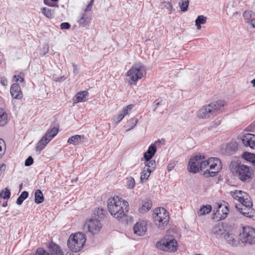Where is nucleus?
<instances>
[{
    "mask_svg": "<svg viewBox=\"0 0 255 255\" xmlns=\"http://www.w3.org/2000/svg\"><path fill=\"white\" fill-rule=\"evenodd\" d=\"M33 163V159L32 156H29L25 161L24 165L26 166H29Z\"/></svg>",
    "mask_w": 255,
    "mask_h": 255,
    "instance_id": "3c124183",
    "label": "nucleus"
},
{
    "mask_svg": "<svg viewBox=\"0 0 255 255\" xmlns=\"http://www.w3.org/2000/svg\"><path fill=\"white\" fill-rule=\"evenodd\" d=\"M106 215H107V212L106 209L97 208L94 211L93 218L97 220H103L106 217Z\"/></svg>",
    "mask_w": 255,
    "mask_h": 255,
    "instance_id": "4be33fe9",
    "label": "nucleus"
},
{
    "mask_svg": "<svg viewBox=\"0 0 255 255\" xmlns=\"http://www.w3.org/2000/svg\"><path fill=\"white\" fill-rule=\"evenodd\" d=\"M218 208L215 210H214V214L213 218L214 219H216L218 221L224 220L226 217L227 215L228 214V209L227 206L225 207L226 210H224L222 209V212L223 214L221 215L220 213V209L222 207V204H218Z\"/></svg>",
    "mask_w": 255,
    "mask_h": 255,
    "instance_id": "dca6fc26",
    "label": "nucleus"
},
{
    "mask_svg": "<svg viewBox=\"0 0 255 255\" xmlns=\"http://www.w3.org/2000/svg\"><path fill=\"white\" fill-rule=\"evenodd\" d=\"M144 66L141 63H136L132 65L131 68L126 73L130 80L136 83V82L143 77Z\"/></svg>",
    "mask_w": 255,
    "mask_h": 255,
    "instance_id": "39448f33",
    "label": "nucleus"
},
{
    "mask_svg": "<svg viewBox=\"0 0 255 255\" xmlns=\"http://www.w3.org/2000/svg\"><path fill=\"white\" fill-rule=\"evenodd\" d=\"M236 207L238 209V210L240 211L241 213H242L243 215H244L245 216H246V217H248L249 214V213H246V212H244L243 211V209H240L238 207L237 205H236Z\"/></svg>",
    "mask_w": 255,
    "mask_h": 255,
    "instance_id": "13d9d810",
    "label": "nucleus"
},
{
    "mask_svg": "<svg viewBox=\"0 0 255 255\" xmlns=\"http://www.w3.org/2000/svg\"><path fill=\"white\" fill-rule=\"evenodd\" d=\"M146 230V224L145 221L137 222L133 227L134 234L139 236H143Z\"/></svg>",
    "mask_w": 255,
    "mask_h": 255,
    "instance_id": "2eb2a0df",
    "label": "nucleus"
},
{
    "mask_svg": "<svg viewBox=\"0 0 255 255\" xmlns=\"http://www.w3.org/2000/svg\"><path fill=\"white\" fill-rule=\"evenodd\" d=\"M58 0H44V2L45 4L52 7H58L55 2L57 1Z\"/></svg>",
    "mask_w": 255,
    "mask_h": 255,
    "instance_id": "09e8293b",
    "label": "nucleus"
},
{
    "mask_svg": "<svg viewBox=\"0 0 255 255\" xmlns=\"http://www.w3.org/2000/svg\"><path fill=\"white\" fill-rule=\"evenodd\" d=\"M125 115L123 113L119 114L118 117L116 118V120H115V121L117 123L120 122L125 117Z\"/></svg>",
    "mask_w": 255,
    "mask_h": 255,
    "instance_id": "5fc2aeb1",
    "label": "nucleus"
},
{
    "mask_svg": "<svg viewBox=\"0 0 255 255\" xmlns=\"http://www.w3.org/2000/svg\"><path fill=\"white\" fill-rule=\"evenodd\" d=\"M71 25L68 22H63L60 25L61 29H68L70 28Z\"/></svg>",
    "mask_w": 255,
    "mask_h": 255,
    "instance_id": "864d4df0",
    "label": "nucleus"
},
{
    "mask_svg": "<svg viewBox=\"0 0 255 255\" xmlns=\"http://www.w3.org/2000/svg\"><path fill=\"white\" fill-rule=\"evenodd\" d=\"M251 83L253 84L254 87H255V78L252 80Z\"/></svg>",
    "mask_w": 255,
    "mask_h": 255,
    "instance_id": "69168bd1",
    "label": "nucleus"
},
{
    "mask_svg": "<svg viewBox=\"0 0 255 255\" xmlns=\"http://www.w3.org/2000/svg\"><path fill=\"white\" fill-rule=\"evenodd\" d=\"M132 107V105H129L126 107L123 110V113L124 115H125V116L128 115L129 112H130Z\"/></svg>",
    "mask_w": 255,
    "mask_h": 255,
    "instance_id": "8fccbe9b",
    "label": "nucleus"
},
{
    "mask_svg": "<svg viewBox=\"0 0 255 255\" xmlns=\"http://www.w3.org/2000/svg\"><path fill=\"white\" fill-rule=\"evenodd\" d=\"M28 192L26 191H23L20 196L17 198L16 200V204L20 205L23 203V201L26 199L28 196Z\"/></svg>",
    "mask_w": 255,
    "mask_h": 255,
    "instance_id": "c9c22d12",
    "label": "nucleus"
},
{
    "mask_svg": "<svg viewBox=\"0 0 255 255\" xmlns=\"http://www.w3.org/2000/svg\"><path fill=\"white\" fill-rule=\"evenodd\" d=\"M212 210V207L210 205H203L197 211V214L199 216H203L209 214Z\"/></svg>",
    "mask_w": 255,
    "mask_h": 255,
    "instance_id": "c756f323",
    "label": "nucleus"
},
{
    "mask_svg": "<svg viewBox=\"0 0 255 255\" xmlns=\"http://www.w3.org/2000/svg\"><path fill=\"white\" fill-rule=\"evenodd\" d=\"M4 166H5V164L3 163L1 164L0 165V176L1 175V174L2 173V171H1L2 168V167H3Z\"/></svg>",
    "mask_w": 255,
    "mask_h": 255,
    "instance_id": "e2e57ef3",
    "label": "nucleus"
},
{
    "mask_svg": "<svg viewBox=\"0 0 255 255\" xmlns=\"http://www.w3.org/2000/svg\"><path fill=\"white\" fill-rule=\"evenodd\" d=\"M242 140L245 146L255 149V134L246 133L243 135Z\"/></svg>",
    "mask_w": 255,
    "mask_h": 255,
    "instance_id": "ddd939ff",
    "label": "nucleus"
},
{
    "mask_svg": "<svg viewBox=\"0 0 255 255\" xmlns=\"http://www.w3.org/2000/svg\"><path fill=\"white\" fill-rule=\"evenodd\" d=\"M6 206H7V202L3 203V204H2L3 207H6Z\"/></svg>",
    "mask_w": 255,
    "mask_h": 255,
    "instance_id": "774afa93",
    "label": "nucleus"
},
{
    "mask_svg": "<svg viewBox=\"0 0 255 255\" xmlns=\"http://www.w3.org/2000/svg\"><path fill=\"white\" fill-rule=\"evenodd\" d=\"M252 11L251 10H246L243 13V17L246 23H249L251 20Z\"/></svg>",
    "mask_w": 255,
    "mask_h": 255,
    "instance_id": "79ce46f5",
    "label": "nucleus"
},
{
    "mask_svg": "<svg viewBox=\"0 0 255 255\" xmlns=\"http://www.w3.org/2000/svg\"><path fill=\"white\" fill-rule=\"evenodd\" d=\"M108 209L113 217L123 219L128 212V203L122 198L115 196L108 199Z\"/></svg>",
    "mask_w": 255,
    "mask_h": 255,
    "instance_id": "f257e3e1",
    "label": "nucleus"
},
{
    "mask_svg": "<svg viewBox=\"0 0 255 255\" xmlns=\"http://www.w3.org/2000/svg\"><path fill=\"white\" fill-rule=\"evenodd\" d=\"M88 95L89 93L87 91H83L78 93L74 99V103H78L79 102L86 101V98Z\"/></svg>",
    "mask_w": 255,
    "mask_h": 255,
    "instance_id": "a878e982",
    "label": "nucleus"
},
{
    "mask_svg": "<svg viewBox=\"0 0 255 255\" xmlns=\"http://www.w3.org/2000/svg\"><path fill=\"white\" fill-rule=\"evenodd\" d=\"M152 207V202L149 199H146L142 201V205L138 209V211L141 214H144L148 211Z\"/></svg>",
    "mask_w": 255,
    "mask_h": 255,
    "instance_id": "5701e85b",
    "label": "nucleus"
},
{
    "mask_svg": "<svg viewBox=\"0 0 255 255\" xmlns=\"http://www.w3.org/2000/svg\"><path fill=\"white\" fill-rule=\"evenodd\" d=\"M87 228L89 232L92 235L97 234L102 228V225L99 220L92 218L87 221L85 224V228Z\"/></svg>",
    "mask_w": 255,
    "mask_h": 255,
    "instance_id": "1a4fd4ad",
    "label": "nucleus"
},
{
    "mask_svg": "<svg viewBox=\"0 0 255 255\" xmlns=\"http://www.w3.org/2000/svg\"><path fill=\"white\" fill-rule=\"evenodd\" d=\"M84 136L83 135H75L72 136L68 140V142L69 144H73L74 145H78L80 144L82 139H84Z\"/></svg>",
    "mask_w": 255,
    "mask_h": 255,
    "instance_id": "cd10ccee",
    "label": "nucleus"
},
{
    "mask_svg": "<svg viewBox=\"0 0 255 255\" xmlns=\"http://www.w3.org/2000/svg\"><path fill=\"white\" fill-rule=\"evenodd\" d=\"M237 173L239 178L243 181H247L251 178V171L248 166L240 165L238 167Z\"/></svg>",
    "mask_w": 255,
    "mask_h": 255,
    "instance_id": "9d476101",
    "label": "nucleus"
},
{
    "mask_svg": "<svg viewBox=\"0 0 255 255\" xmlns=\"http://www.w3.org/2000/svg\"><path fill=\"white\" fill-rule=\"evenodd\" d=\"M239 199V202L241 203L243 206L249 209L252 207V202L251 201L247 194V195H244V197H241L240 196Z\"/></svg>",
    "mask_w": 255,
    "mask_h": 255,
    "instance_id": "bb28decb",
    "label": "nucleus"
},
{
    "mask_svg": "<svg viewBox=\"0 0 255 255\" xmlns=\"http://www.w3.org/2000/svg\"><path fill=\"white\" fill-rule=\"evenodd\" d=\"M249 23H250L253 27H255V18L251 19Z\"/></svg>",
    "mask_w": 255,
    "mask_h": 255,
    "instance_id": "680f3d73",
    "label": "nucleus"
},
{
    "mask_svg": "<svg viewBox=\"0 0 255 255\" xmlns=\"http://www.w3.org/2000/svg\"><path fill=\"white\" fill-rule=\"evenodd\" d=\"M224 231L222 226L217 225L213 228L212 232L214 234L219 235L223 234Z\"/></svg>",
    "mask_w": 255,
    "mask_h": 255,
    "instance_id": "ea45409f",
    "label": "nucleus"
},
{
    "mask_svg": "<svg viewBox=\"0 0 255 255\" xmlns=\"http://www.w3.org/2000/svg\"><path fill=\"white\" fill-rule=\"evenodd\" d=\"M35 203L36 204H40L44 201V196L41 191L39 189H37L35 192Z\"/></svg>",
    "mask_w": 255,
    "mask_h": 255,
    "instance_id": "2f4dec72",
    "label": "nucleus"
},
{
    "mask_svg": "<svg viewBox=\"0 0 255 255\" xmlns=\"http://www.w3.org/2000/svg\"><path fill=\"white\" fill-rule=\"evenodd\" d=\"M90 21V18L87 13L83 12L81 14L80 18L78 20L77 22L80 26L85 27L89 25Z\"/></svg>",
    "mask_w": 255,
    "mask_h": 255,
    "instance_id": "b1692460",
    "label": "nucleus"
},
{
    "mask_svg": "<svg viewBox=\"0 0 255 255\" xmlns=\"http://www.w3.org/2000/svg\"><path fill=\"white\" fill-rule=\"evenodd\" d=\"M49 142V139L43 136L36 144V150L41 151Z\"/></svg>",
    "mask_w": 255,
    "mask_h": 255,
    "instance_id": "c85d7f7f",
    "label": "nucleus"
},
{
    "mask_svg": "<svg viewBox=\"0 0 255 255\" xmlns=\"http://www.w3.org/2000/svg\"><path fill=\"white\" fill-rule=\"evenodd\" d=\"M58 127L50 126V128L46 131L45 135V137L49 139L51 141L58 133Z\"/></svg>",
    "mask_w": 255,
    "mask_h": 255,
    "instance_id": "393cba45",
    "label": "nucleus"
},
{
    "mask_svg": "<svg viewBox=\"0 0 255 255\" xmlns=\"http://www.w3.org/2000/svg\"><path fill=\"white\" fill-rule=\"evenodd\" d=\"M180 9L182 11H186L189 4V0H180L178 3Z\"/></svg>",
    "mask_w": 255,
    "mask_h": 255,
    "instance_id": "e433bc0d",
    "label": "nucleus"
},
{
    "mask_svg": "<svg viewBox=\"0 0 255 255\" xmlns=\"http://www.w3.org/2000/svg\"><path fill=\"white\" fill-rule=\"evenodd\" d=\"M206 163L205 168L207 169L204 172V175L206 177L216 176L222 168V164L221 160L216 157H211L205 161Z\"/></svg>",
    "mask_w": 255,
    "mask_h": 255,
    "instance_id": "7ed1b4c3",
    "label": "nucleus"
},
{
    "mask_svg": "<svg viewBox=\"0 0 255 255\" xmlns=\"http://www.w3.org/2000/svg\"><path fill=\"white\" fill-rule=\"evenodd\" d=\"M226 106V102L224 101L219 100L204 106L198 111L197 116L199 118L207 119L211 116L216 115L218 111L223 110Z\"/></svg>",
    "mask_w": 255,
    "mask_h": 255,
    "instance_id": "f03ea898",
    "label": "nucleus"
},
{
    "mask_svg": "<svg viewBox=\"0 0 255 255\" xmlns=\"http://www.w3.org/2000/svg\"><path fill=\"white\" fill-rule=\"evenodd\" d=\"M151 172L143 168V170L141 172L140 175V180L142 183H143L146 181L149 177Z\"/></svg>",
    "mask_w": 255,
    "mask_h": 255,
    "instance_id": "58836bf2",
    "label": "nucleus"
},
{
    "mask_svg": "<svg viewBox=\"0 0 255 255\" xmlns=\"http://www.w3.org/2000/svg\"><path fill=\"white\" fill-rule=\"evenodd\" d=\"M10 190L8 188H5L4 191L2 190L0 192V197L4 199H8L10 198Z\"/></svg>",
    "mask_w": 255,
    "mask_h": 255,
    "instance_id": "a19ab883",
    "label": "nucleus"
},
{
    "mask_svg": "<svg viewBox=\"0 0 255 255\" xmlns=\"http://www.w3.org/2000/svg\"><path fill=\"white\" fill-rule=\"evenodd\" d=\"M153 219L155 222L159 223L158 227L161 229L164 227L169 222V215L167 211L163 208H158L153 212Z\"/></svg>",
    "mask_w": 255,
    "mask_h": 255,
    "instance_id": "423d86ee",
    "label": "nucleus"
},
{
    "mask_svg": "<svg viewBox=\"0 0 255 255\" xmlns=\"http://www.w3.org/2000/svg\"><path fill=\"white\" fill-rule=\"evenodd\" d=\"M47 247L50 255H72V253L69 251H64L61 247L50 240L47 244Z\"/></svg>",
    "mask_w": 255,
    "mask_h": 255,
    "instance_id": "0eeeda50",
    "label": "nucleus"
},
{
    "mask_svg": "<svg viewBox=\"0 0 255 255\" xmlns=\"http://www.w3.org/2000/svg\"><path fill=\"white\" fill-rule=\"evenodd\" d=\"M205 157L200 154L192 156L189 161L188 170L191 173H196L205 169Z\"/></svg>",
    "mask_w": 255,
    "mask_h": 255,
    "instance_id": "20e7f679",
    "label": "nucleus"
},
{
    "mask_svg": "<svg viewBox=\"0 0 255 255\" xmlns=\"http://www.w3.org/2000/svg\"><path fill=\"white\" fill-rule=\"evenodd\" d=\"M42 13L49 18L54 17V9L51 8L43 7L41 10Z\"/></svg>",
    "mask_w": 255,
    "mask_h": 255,
    "instance_id": "473e14b6",
    "label": "nucleus"
},
{
    "mask_svg": "<svg viewBox=\"0 0 255 255\" xmlns=\"http://www.w3.org/2000/svg\"><path fill=\"white\" fill-rule=\"evenodd\" d=\"M238 144L236 141H232L227 144L225 147L221 149L222 154L230 155L234 153L237 150Z\"/></svg>",
    "mask_w": 255,
    "mask_h": 255,
    "instance_id": "4468645a",
    "label": "nucleus"
},
{
    "mask_svg": "<svg viewBox=\"0 0 255 255\" xmlns=\"http://www.w3.org/2000/svg\"><path fill=\"white\" fill-rule=\"evenodd\" d=\"M49 51V46L48 44H44L41 49V53L43 55L46 54Z\"/></svg>",
    "mask_w": 255,
    "mask_h": 255,
    "instance_id": "603ef678",
    "label": "nucleus"
},
{
    "mask_svg": "<svg viewBox=\"0 0 255 255\" xmlns=\"http://www.w3.org/2000/svg\"><path fill=\"white\" fill-rule=\"evenodd\" d=\"M153 104L155 105V107L153 110V111H155L157 109V107L161 105H162V100H160L159 101H155Z\"/></svg>",
    "mask_w": 255,
    "mask_h": 255,
    "instance_id": "4d7b16f0",
    "label": "nucleus"
},
{
    "mask_svg": "<svg viewBox=\"0 0 255 255\" xmlns=\"http://www.w3.org/2000/svg\"><path fill=\"white\" fill-rule=\"evenodd\" d=\"M7 121V114L4 110L0 109V126H3Z\"/></svg>",
    "mask_w": 255,
    "mask_h": 255,
    "instance_id": "f704fd0d",
    "label": "nucleus"
},
{
    "mask_svg": "<svg viewBox=\"0 0 255 255\" xmlns=\"http://www.w3.org/2000/svg\"><path fill=\"white\" fill-rule=\"evenodd\" d=\"M239 237V239H255V229L250 226L243 227Z\"/></svg>",
    "mask_w": 255,
    "mask_h": 255,
    "instance_id": "9b49d317",
    "label": "nucleus"
},
{
    "mask_svg": "<svg viewBox=\"0 0 255 255\" xmlns=\"http://www.w3.org/2000/svg\"><path fill=\"white\" fill-rule=\"evenodd\" d=\"M245 195H247V193L246 192H244L241 190L240 191H236L235 192H234V194L233 195V197L234 199L238 200V201L239 202V197L240 196L244 197Z\"/></svg>",
    "mask_w": 255,
    "mask_h": 255,
    "instance_id": "c03bdc74",
    "label": "nucleus"
},
{
    "mask_svg": "<svg viewBox=\"0 0 255 255\" xmlns=\"http://www.w3.org/2000/svg\"><path fill=\"white\" fill-rule=\"evenodd\" d=\"M93 3H94V0H91L90 1V2H89V4L90 5H91V6H93Z\"/></svg>",
    "mask_w": 255,
    "mask_h": 255,
    "instance_id": "338daca9",
    "label": "nucleus"
},
{
    "mask_svg": "<svg viewBox=\"0 0 255 255\" xmlns=\"http://www.w3.org/2000/svg\"><path fill=\"white\" fill-rule=\"evenodd\" d=\"M35 255H50L49 253L42 248H38L35 253Z\"/></svg>",
    "mask_w": 255,
    "mask_h": 255,
    "instance_id": "de8ad7c7",
    "label": "nucleus"
},
{
    "mask_svg": "<svg viewBox=\"0 0 255 255\" xmlns=\"http://www.w3.org/2000/svg\"><path fill=\"white\" fill-rule=\"evenodd\" d=\"M230 245L233 247H244L247 245H253L255 244V240H226Z\"/></svg>",
    "mask_w": 255,
    "mask_h": 255,
    "instance_id": "f3484780",
    "label": "nucleus"
},
{
    "mask_svg": "<svg viewBox=\"0 0 255 255\" xmlns=\"http://www.w3.org/2000/svg\"><path fill=\"white\" fill-rule=\"evenodd\" d=\"M195 25L197 26V28L198 30H200L201 28V24H197V23H195Z\"/></svg>",
    "mask_w": 255,
    "mask_h": 255,
    "instance_id": "0e129e2a",
    "label": "nucleus"
},
{
    "mask_svg": "<svg viewBox=\"0 0 255 255\" xmlns=\"http://www.w3.org/2000/svg\"><path fill=\"white\" fill-rule=\"evenodd\" d=\"M145 164L144 169L152 172L156 168V163L154 160H150Z\"/></svg>",
    "mask_w": 255,
    "mask_h": 255,
    "instance_id": "72a5a7b5",
    "label": "nucleus"
},
{
    "mask_svg": "<svg viewBox=\"0 0 255 255\" xmlns=\"http://www.w3.org/2000/svg\"><path fill=\"white\" fill-rule=\"evenodd\" d=\"M242 157L255 166V154L245 152L242 154Z\"/></svg>",
    "mask_w": 255,
    "mask_h": 255,
    "instance_id": "7c9ffc66",
    "label": "nucleus"
},
{
    "mask_svg": "<svg viewBox=\"0 0 255 255\" xmlns=\"http://www.w3.org/2000/svg\"><path fill=\"white\" fill-rule=\"evenodd\" d=\"M174 166V165H173V164H171V163L168 164V165L167 166V170L168 171H171L173 169Z\"/></svg>",
    "mask_w": 255,
    "mask_h": 255,
    "instance_id": "052dcab7",
    "label": "nucleus"
},
{
    "mask_svg": "<svg viewBox=\"0 0 255 255\" xmlns=\"http://www.w3.org/2000/svg\"><path fill=\"white\" fill-rule=\"evenodd\" d=\"M166 242H162V240L156 244V247L160 250L174 252L177 250V240H166Z\"/></svg>",
    "mask_w": 255,
    "mask_h": 255,
    "instance_id": "6e6552de",
    "label": "nucleus"
},
{
    "mask_svg": "<svg viewBox=\"0 0 255 255\" xmlns=\"http://www.w3.org/2000/svg\"><path fill=\"white\" fill-rule=\"evenodd\" d=\"M67 240V246L71 251L77 253L81 250L87 240Z\"/></svg>",
    "mask_w": 255,
    "mask_h": 255,
    "instance_id": "f8f14e48",
    "label": "nucleus"
},
{
    "mask_svg": "<svg viewBox=\"0 0 255 255\" xmlns=\"http://www.w3.org/2000/svg\"><path fill=\"white\" fill-rule=\"evenodd\" d=\"M207 18L204 15H199L195 20V23L203 24L206 22Z\"/></svg>",
    "mask_w": 255,
    "mask_h": 255,
    "instance_id": "49530a36",
    "label": "nucleus"
},
{
    "mask_svg": "<svg viewBox=\"0 0 255 255\" xmlns=\"http://www.w3.org/2000/svg\"><path fill=\"white\" fill-rule=\"evenodd\" d=\"M138 119L135 118H131L129 120V124H130V128L126 130L127 131H129L130 130L133 129L136 126L138 123Z\"/></svg>",
    "mask_w": 255,
    "mask_h": 255,
    "instance_id": "37998d69",
    "label": "nucleus"
},
{
    "mask_svg": "<svg viewBox=\"0 0 255 255\" xmlns=\"http://www.w3.org/2000/svg\"><path fill=\"white\" fill-rule=\"evenodd\" d=\"M10 92L11 96L14 99L20 100L22 98V93L17 83H14L11 85Z\"/></svg>",
    "mask_w": 255,
    "mask_h": 255,
    "instance_id": "a211bd4d",
    "label": "nucleus"
},
{
    "mask_svg": "<svg viewBox=\"0 0 255 255\" xmlns=\"http://www.w3.org/2000/svg\"><path fill=\"white\" fill-rule=\"evenodd\" d=\"M68 239H86V236L82 232H77L72 234Z\"/></svg>",
    "mask_w": 255,
    "mask_h": 255,
    "instance_id": "4c0bfd02",
    "label": "nucleus"
},
{
    "mask_svg": "<svg viewBox=\"0 0 255 255\" xmlns=\"http://www.w3.org/2000/svg\"><path fill=\"white\" fill-rule=\"evenodd\" d=\"M127 186L129 189H132L135 186V180L133 178L130 177L128 178Z\"/></svg>",
    "mask_w": 255,
    "mask_h": 255,
    "instance_id": "a18cd8bd",
    "label": "nucleus"
},
{
    "mask_svg": "<svg viewBox=\"0 0 255 255\" xmlns=\"http://www.w3.org/2000/svg\"><path fill=\"white\" fill-rule=\"evenodd\" d=\"M13 78L15 79V81L16 82L19 81L20 82H23L24 81V78L21 77L19 75H18V76L14 75V76H13Z\"/></svg>",
    "mask_w": 255,
    "mask_h": 255,
    "instance_id": "6e6d98bb",
    "label": "nucleus"
},
{
    "mask_svg": "<svg viewBox=\"0 0 255 255\" xmlns=\"http://www.w3.org/2000/svg\"><path fill=\"white\" fill-rule=\"evenodd\" d=\"M227 14L230 16H233L238 13L237 8V2L234 0L229 1L226 6Z\"/></svg>",
    "mask_w": 255,
    "mask_h": 255,
    "instance_id": "6ab92c4d",
    "label": "nucleus"
},
{
    "mask_svg": "<svg viewBox=\"0 0 255 255\" xmlns=\"http://www.w3.org/2000/svg\"><path fill=\"white\" fill-rule=\"evenodd\" d=\"M156 146L155 144H151L147 150L144 153L143 157L146 161H149L154 155L156 151Z\"/></svg>",
    "mask_w": 255,
    "mask_h": 255,
    "instance_id": "412c9836",
    "label": "nucleus"
},
{
    "mask_svg": "<svg viewBox=\"0 0 255 255\" xmlns=\"http://www.w3.org/2000/svg\"><path fill=\"white\" fill-rule=\"evenodd\" d=\"M92 7V6L88 4L87 7L85 9L84 12L87 13V12L91 10Z\"/></svg>",
    "mask_w": 255,
    "mask_h": 255,
    "instance_id": "bf43d9fd",
    "label": "nucleus"
},
{
    "mask_svg": "<svg viewBox=\"0 0 255 255\" xmlns=\"http://www.w3.org/2000/svg\"><path fill=\"white\" fill-rule=\"evenodd\" d=\"M181 237L180 234L176 228H171L166 231V234L163 239H176Z\"/></svg>",
    "mask_w": 255,
    "mask_h": 255,
    "instance_id": "aec40b11",
    "label": "nucleus"
}]
</instances>
